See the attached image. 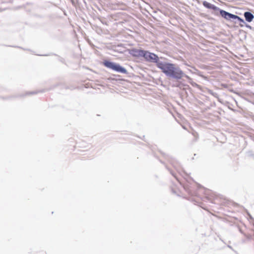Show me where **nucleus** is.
Wrapping results in <instances>:
<instances>
[{
  "label": "nucleus",
  "instance_id": "nucleus-1",
  "mask_svg": "<svg viewBox=\"0 0 254 254\" xmlns=\"http://www.w3.org/2000/svg\"><path fill=\"white\" fill-rule=\"evenodd\" d=\"M159 69L169 78L177 81L181 79V75H183V70L176 64L164 61L162 64H160Z\"/></svg>",
  "mask_w": 254,
  "mask_h": 254
},
{
  "label": "nucleus",
  "instance_id": "nucleus-2",
  "mask_svg": "<svg viewBox=\"0 0 254 254\" xmlns=\"http://www.w3.org/2000/svg\"><path fill=\"white\" fill-rule=\"evenodd\" d=\"M103 64L106 67L112 69L119 73L127 74V70L121 66L119 64L112 62L108 60H105L103 62Z\"/></svg>",
  "mask_w": 254,
  "mask_h": 254
},
{
  "label": "nucleus",
  "instance_id": "nucleus-3",
  "mask_svg": "<svg viewBox=\"0 0 254 254\" xmlns=\"http://www.w3.org/2000/svg\"><path fill=\"white\" fill-rule=\"evenodd\" d=\"M143 58L148 62L155 63L158 68H160V64H162L164 62L160 60L156 54L145 50Z\"/></svg>",
  "mask_w": 254,
  "mask_h": 254
},
{
  "label": "nucleus",
  "instance_id": "nucleus-4",
  "mask_svg": "<svg viewBox=\"0 0 254 254\" xmlns=\"http://www.w3.org/2000/svg\"><path fill=\"white\" fill-rule=\"evenodd\" d=\"M219 12V14L222 16V17L227 20L233 21L234 17H235V14L221 9L220 8L219 9L216 10V12Z\"/></svg>",
  "mask_w": 254,
  "mask_h": 254
},
{
  "label": "nucleus",
  "instance_id": "nucleus-5",
  "mask_svg": "<svg viewBox=\"0 0 254 254\" xmlns=\"http://www.w3.org/2000/svg\"><path fill=\"white\" fill-rule=\"evenodd\" d=\"M128 52L133 57H143L145 50L132 48L128 50Z\"/></svg>",
  "mask_w": 254,
  "mask_h": 254
},
{
  "label": "nucleus",
  "instance_id": "nucleus-6",
  "mask_svg": "<svg viewBox=\"0 0 254 254\" xmlns=\"http://www.w3.org/2000/svg\"><path fill=\"white\" fill-rule=\"evenodd\" d=\"M202 4L205 7H206L208 9H212L214 11H215V14L216 15H218V13L217 12H216V10L219 9V7H218L215 6V5L211 4L206 1H203L202 2Z\"/></svg>",
  "mask_w": 254,
  "mask_h": 254
},
{
  "label": "nucleus",
  "instance_id": "nucleus-7",
  "mask_svg": "<svg viewBox=\"0 0 254 254\" xmlns=\"http://www.w3.org/2000/svg\"><path fill=\"white\" fill-rule=\"evenodd\" d=\"M244 16L246 20L248 22H252L254 18V15L252 12L250 11L245 12L244 13Z\"/></svg>",
  "mask_w": 254,
  "mask_h": 254
},
{
  "label": "nucleus",
  "instance_id": "nucleus-8",
  "mask_svg": "<svg viewBox=\"0 0 254 254\" xmlns=\"http://www.w3.org/2000/svg\"><path fill=\"white\" fill-rule=\"evenodd\" d=\"M235 20H237L238 21L240 22L239 24L241 27H243L244 25L246 23L243 18H242L241 17L237 15H235V17H234L233 21H234Z\"/></svg>",
  "mask_w": 254,
  "mask_h": 254
},
{
  "label": "nucleus",
  "instance_id": "nucleus-9",
  "mask_svg": "<svg viewBox=\"0 0 254 254\" xmlns=\"http://www.w3.org/2000/svg\"><path fill=\"white\" fill-rule=\"evenodd\" d=\"M208 92H209V94H210L213 97L217 98L219 102H221V101H220V99L219 98L218 94L217 93L214 92H213V91H212L211 90H209Z\"/></svg>",
  "mask_w": 254,
  "mask_h": 254
},
{
  "label": "nucleus",
  "instance_id": "nucleus-10",
  "mask_svg": "<svg viewBox=\"0 0 254 254\" xmlns=\"http://www.w3.org/2000/svg\"><path fill=\"white\" fill-rule=\"evenodd\" d=\"M190 83L191 84V85L194 87H196L197 88H200V86L199 85L195 83V82H193V81H190Z\"/></svg>",
  "mask_w": 254,
  "mask_h": 254
},
{
  "label": "nucleus",
  "instance_id": "nucleus-11",
  "mask_svg": "<svg viewBox=\"0 0 254 254\" xmlns=\"http://www.w3.org/2000/svg\"><path fill=\"white\" fill-rule=\"evenodd\" d=\"M181 75V79L183 78V77H185L187 79H188L189 80H190V81H191L192 80L191 78L188 75H187V74H186L184 71H183V75Z\"/></svg>",
  "mask_w": 254,
  "mask_h": 254
},
{
  "label": "nucleus",
  "instance_id": "nucleus-12",
  "mask_svg": "<svg viewBox=\"0 0 254 254\" xmlns=\"http://www.w3.org/2000/svg\"><path fill=\"white\" fill-rule=\"evenodd\" d=\"M244 25H245L246 27H247V28H249L250 29L254 30V28L252 27L251 26H250V25L248 24L247 23H246Z\"/></svg>",
  "mask_w": 254,
  "mask_h": 254
},
{
  "label": "nucleus",
  "instance_id": "nucleus-13",
  "mask_svg": "<svg viewBox=\"0 0 254 254\" xmlns=\"http://www.w3.org/2000/svg\"><path fill=\"white\" fill-rule=\"evenodd\" d=\"M170 173H171V174H172V175H173V176L175 178H176V179L178 180V179H177V178L176 176L175 175V174H174V173H173V172H172V171H170Z\"/></svg>",
  "mask_w": 254,
  "mask_h": 254
},
{
  "label": "nucleus",
  "instance_id": "nucleus-14",
  "mask_svg": "<svg viewBox=\"0 0 254 254\" xmlns=\"http://www.w3.org/2000/svg\"><path fill=\"white\" fill-rule=\"evenodd\" d=\"M37 92H29V93H27V94H36L37 93Z\"/></svg>",
  "mask_w": 254,
  "mask_h": 254
},
{
  "label": "nucleus",
  "instance_id": "nucleus-15",
  "mask_svg": "<svg viewBox=\"0 0 254 254\" xmlns=\"http://www.w3.org/2000/svg\"><path fill=\"white\" fill-rule=\"evenodd\" d=\"M249 215L250 216V218H251V219H253V218H252V216H251V215H250L249 214Z\"/></svg>",
  "mask_w": 254,
  "mask_h": 254
},
{
  "label": "nucleus",
  "instance_id": "nucleus-16",
  "mask_svg": "<svg viewBox=\"0 0 254 254\" xmlns=\"http://www.w3.org/2000/svg\"><path fill=\"white\" fill-rule=\"evenodd\" d=\"M44 56H49V55H45Z\"/></svg>",
  "mask_w": 254,
  "mask_h": 254
},
{
  "label": "nucleus",
  "instance_id": "nucleus-17",
  "mask_svg": "<svg viewBox=\"0 0 254 254\" xmlns=\"http://www.w3.org/2000/svg\"><path fill=\"white\" fill-rule=\"evenodd\" d=\"M229 109H230L231 110L234 111V110H233V109H231L230 108H229Z\"/></svg>",
  "mask_w": 254,
  "mask_h": 254
}]
</instances>
